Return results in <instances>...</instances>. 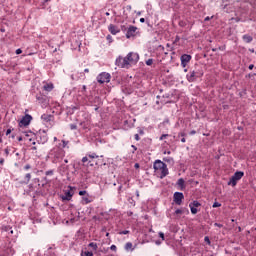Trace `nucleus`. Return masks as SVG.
<instances>
[{"instance_id": "nucleus-24", "label": "nucleus", "mask_w": 256, "mask_h": 256, "mask_svg": "<svg viewBox=\"0 0 256 256\" xmlns=\"http://www.w3.org/2000/svg\"><path fill=\"white\" fill-rule=\"evenodd\" d=\"M88 157L89 159H97L99 156H97V154H89Z\"/></svg>"}, {"instance_id": "nucleus-8", "label": "nucleus", "mask_w": 256, "mask_h": 256, "mask_svg": "<svg viewBox=\"0 0 256 256\" xmlns=\"http://www.w3.org/2000/svg\"><path fill=\"white\" fill-rule=\"evenodd\" d=\"M183 199H185V196L183 195V193L181 192L174 193V203H176V205H181V203H183Z\"/></svg>"}, {"instance_id": "nucleus-11", "label": "nucleus", "mask_w": 256, "mask_h": 256, "mask_svg": "<svg viewBox=\"0 0 256 256\" xmlns=\"http://www.w3.org/2000/svg\"><path fill=\"white\" fill-rule=\"evenodd\" d=\"M136 31H137V27H135V26H130V27L128 28L127 33H126L127 39H131V37H135Z\"/></svg>"}, {"instance_id": "nucleus-28", "label": "nucleus", "mask_w": 256, "mask_h": 256, "mask_svg": "<svg viewBox=\"0 0 256 256\" xmlns=\"http://www.w3.org/2000/svg\"><path fill=\"white\" fill-rule=\"evenodd\" d=\"M159 237L162 239V241H165V234L163 232H159Z\"/></svg>"}, {"instance_id": "nucleus-46", "label": "nucleus", "mask_w": 256, "mask_h": 256, "mask_svg": "<svg viewBox=\"0 0 256 256\" xmlns=\"http://www.w3.org/2000/svg\"><path fill=\"white\" fill-rule=\"evenodd\" d=\"M179 137H185V133H180Z\"/></svg>"}, {"instance_id": "nucleus-35", "label": "nucleus", "mask_w": 256, "mask_h": 256, "mask_svg": "<svg viewBox=\"0 0 256 256\" xmlns=\"http://www.w3.org/2000/svg\"><path fill=\"white\" fill-rule=\"evenodd\" d=\"M67 143H68L67 141L63 140L62 141V147H64V148L67 147Z\"/></svg>"}, {"instance_id": "nucleus-54", "label": "nucleus", "mask_w": 256, "mask_h": 256, "mask_svg": "<svg viewBox=\"0 0 256 256\" xmlns=\"http://www.w3.org/2000/svg\"><path fill=\"white\" fill-rule=\"evenodd\" d=\"M249 69H253V65H250V66H249Z\"/></svg>"}, {"instance_id": "nucleus-22", "label": "nucleus", "mask_w": 256, "mask_h": 256, "mask_svg": "<svg viewBox=\"0 0 256 256\" xmlns=\"http://www.w3.org/2000/svg\"><path fill=\"white\" fill-rule=\"evenodd\" d=\"M189 205H192V207H201V203L197 202V201H193L192 203H190Z\"/></svg>"}, {"instance_id": "nucleus-21", "label": "nucleus", "mask_w": 256, "mask_h": 256, "mask_svg": "<svg viewBox=\"0 0 256 256\" xmlns=\"http://www.w3.org/2000/svg\"><path fill=\"white\" fill-rule=\"evenodd\" d=\"M81 256H93V252L82 251Z\"/></svg>"}, {"instance_id": "nucleus-45", "label": "nucleus", "mask_w": 256, "mask_h": 256, "mask_svg": "<svg viewBox=\"0 0 256 256\" xmlns=\"http://www.w3.org/2000/svg\"><path fill=\"white\" fill-rule=\"evenodd\" d=\"M195 133H197L195 130H192L191 132H190V135H195Z\"/></svg>"}, {"instance_id": "nucleus-47", "label": "nucleus", "mask_w": 256, "mask_h": 256, "mask_svg": "<svg viewBox=\"0 0 256 256\" xmlns=\"http://www.w3.org/2000/svg\"><path fill=\"white\" fill-rule=\"evenodd\" d=\"M71 129H77V126L71 125Z\"/></svg>"}, {"instance_id": "nucleus-64", "label": "nucleus", "mask_w": 256, "mask_h": 256, "mask_svg": "<svg viewBox=\"0 0 256 256\" xmlns=\"http://www.w3.org/2000/svg\"><path fill=\"white\" fill-rule=\"evenodd\" d=\"M33 149H37L36 147H33Z\"/></svg>"}, {"instance_id": "nucleus-59", "label": "nucleus", "mask_w": 256, "mask_h": 256, "mask_svg": "<svg viewBox=\"0 0 256 256\" xmlns=\"http://www.w3.org/2000/svg\"><path fill=\"white\" fill-rule=\"evenodd\" d=\"M215 225L219 227V224L216 223Z\"/></svg>"}, {"instance_id": "nucleus-60", "label": "nucleus", "mask_w": 256, "mask_h": 256, "mask_svg": "<svg viewBox=\"0 0 256 256\" xmlns=\"http://www.w3.org/2000/svg\"><path fill=\"white\" fill-rule=\"evenodd\" d=\"M57 52V49L54 50V53Z\"/></svg>"}, {"instance_id": "nucleus-49", "label": "nucleus", "mask_w": 256, "mask_h": 256, "mask_svg": "<svg viewBox=\"0 0 256 256\" xmlns=\"http://www.w3.org/2000/svg\"><path fill=\"white\" fill-rule=\"evenodd\" d=\"M6 155H9V150L5 149Z\"/></svg>"}, {"instance_id": "nucleus-16", "label": "nucleus", "mask_w": 256, "mask_h": 256, "mask_svg": "<svg viewBox=\"0 0 256 256\" xmlns=\"http://www.w3.org/2000/svg\"><path fill=\"white\" fill-rule=\"evenodd\" d=\"M125 251H134L135 248H133V243L127 242L124 246Z\"/></svg>"}, {"instance_id": "nucleus-27", "label": "nucleus", "mask_w": 256, "mask_h": 256, "mask_svg": "<svg viewBox=\"0 0 256 256\" xmlns=\"http://www.w3.org/2000/svg\"><path fill=\"white\" fill-rule=\"evenodd\" d=\"M212 207H214V208L221 207V203H219V202H214L213 205H212Z\"/></svg>"}, {"instance_id": "nucleus-31", "label": "nucleus", "mask_w": 256, "mask_h": 256, "mask_svg": "<svg viewBox=\"0 0 256 256\" xmlns=\"http://www.w3.org/2000/svg\"><path fill=\"white\" fill-rule=\"evenodd\" d=\"M87 161H89V157L85 156V157L82 158L83 163H87Z\"/></svg>"}, {"instance_id": "nucleus-30", "label": "nucleus", "mask_w": 256, "mask_h": 256, "mask_svg": "<svg viewBox=\"0 0 256 256\" xmlns=\"http://www.w3.org/2000/svg\"><path fill=\"white\" fill-rule=\"evenodd\" d=\"M120 235H129V230H124L120 232Z\"/></svg>"}, {"instance_id": "nucleus-17", "label": "nucleus", "mask_w": 256, "mask_h": 256, "mask_svg": "<svg viewBox=\"0 0 256 256\" xmlns=\"http://www.w3.org/2000/svg\"><path fill=\"white\" fill-rule=\"evenodd\" d=\"M43 89H44V91H53V84H45L44 86H43Z\"/></svg>"}, {"instance_id": "nucleus-50", "label": "nucleus", "mask_w": 256, "mask_h": 256, "mask_svg": "<svg viewBox=\"0 0 256 256\" xmlns=\"http://www.w3.org/2000/svg\"><path fill=\"white\" fill-rule=\"evenodd\" d=\"M181 141H182V143H185L186 140H185V138H182Z\"/></svg>"}, {"instance_id": "nucleus-41", "label": "nucleus", "mask_w": 256, "mask_h": 256, "mask_svg": "<svg viewBox=\"0 0 256 256\" xmlns=\"http://www.w3.org/2000/svg\"><path fill=\"white\" fill-rule=\"evenodd\" d=\"M139 139H140V138H139V134H135V140H136V141H139Z\"/></svg>"}, {"instance_id": "nucleus-23", "label": "nucleus", "mask_w": 256, "mask_h": 256, "mask_svg": "<svg viewBox=\"0 0 256 256\" xmlns=\"http://www.w3.org/2000/svg\"><path fill=\"white\" fill-rule=\"evenodd\" d=\"M25 179H26V183H29V181H31V174H26L25 176Z\"/></svg>"}, {"instance_id": "nucleus-56", "label": "nucleus", "mask_w": 256, "mask_h": 256, "mask_svg": "<svg viewBox=\"0 0 256 256\" xmlns=\"http://www.w3.org/2000/svg\"><path fill=\"white\" fill-rule=\"evenodd\" d=\"M137 15H141V12H137Z\"/></svg>"}, {"instance_id": "nucleus-34", "label": "nucleus", "mask_w": 256, "mask_h": 256, "mask_svg": "<svg viewBox=\"0 0 256 256\" xmlns=\"http://www.w3.org/2000/svg\"><path fill=\"white\" fill-rule=\"evenodd\" d=\"M21 53H23V50H21V49L16 50V55H21Z\"/></svg>"}, {"instance_id": "nucleus-52", "label": "nucleus", "mask_w": 256, "mask_h": 256, "mask_svg": "<svg viewBox=\"0 0 256 256\" xmlns=\"http://www.w3.org/2000/svg\"><path fill=\"white\" fill-rule=\"evenodd\" d=\"M209 19H211V18H209V17H206V18H205V21H209Z\"/></svg>"}, {"instance_id": "nucleus-62", "label": "nucleus", "mask_w": 256, "mask_h": 256, "mask_svg": "<svg viewBox=\"0 0 256 256\" xmlns=\"http://www.w3.org/2000/svg\"><path fill=\"white\" fill-rule=\"evenodd\" d=\"M32 145H35V142H33Z\"/></svg>"}, {"instance_id": "nucleus-14", "label": "nucleus", "mask_w": 256, "mask_h": 256, "mask_svg": "<svg viewBox=\"0 0 256 256\" xmlns=\"http://www.w3.org/2000/svg\"><path fill=\"white\" fill-rule=\"evenodd\" d=\"M93 199H91V196L86 195L82 197V203L83 205H89V203H92Z\"/></svg>"}, {"instance_id": "nucleus-39", "label": "nucleus", "mask_w": 256, "mask_h": 256, "mask_svg": "<svg viewBox=\"0 0 256 256\" xmlns=\"http://www.w3.org/2000/svg\"><path fill=\"white\" fill-rule=\"evenodd\" d=\"M5 163V159L1 158L0 159V165H3Z\"/></svg>"}, {"instance_id": "nucleus-61", "label": "nucleus", "mask_w": 256, "mask_h": 256, "mask_svg": "<svg viewBox=\"0 0 256 256\" xmlns=\"http://www.w3.org/2000/svg\"><path fill=\"white\" fill-rule=\"evenodd\" d=\"M29 141H32V139H31V138H29Z\"/></svg>"}, {"instance_id": "nucleus-53", "label": "nucleus", "mask_w": 256, "mask_h": 256, "mask_svg": "<svg viewBox=\"0 0 256 256\" xmlns=\"http://www.w3.org/2000/svg\"><path fill=\"white\" fill-rule=\"evenodd\" d=\"M64 163H69V160H67V159H66V160H64Z\"/></svg>"}, {"instance_id": "nucleus-37", "label": "nucleus", "mask_w": 256, "mask_h": 256, "mask_svg": "<svg viewBox=\"0 0 256 256\" xmlns=\"http://www.w3.org/2000/svg\"><path fill=\"white\" fill-rule=\"evenodd\" d=\"M167 137V134H164L160 137V141H163V139H165Z\"/></svg>"}, {"instance_id": "nucleus-9", "label": "nucleus", "mask_w": 256, "mask_h": 256, "mask_svg": "<svg viewBox=\"0 0 256 256\" xmlns=\"http://www.w3.org/2000/svg\"><path fill=\"white\" fill-rule=\"evenodd\" d=\"M69 190H66L64 195L62 196L63 201H71L73 197V187L69 186Z\"/></svg>"}, {"instance_id": "nucleus-36", "label": "nucleus", "mask_w": 256, "mask_h": 256, "mask_svg": "<svg viewBox=\"0 0 256 256\" xmlns=\"http://www.w3.org/2000/svg\"><path fill=\"white\" fill-rule=\"evenodd\" d=\"M24 169H25L26 171L29 170V169H31V165L27 164V165L24 167Z\"/></svg>"}, {"instance_id": "nucleus-7", "label": "nucleus", "mask_w": 256, "mask_h": 256, "mask_svg": "<svg viewBox=\"0 0 256 256\" xmlns=\"http://www.w3.org/2000/svg\"><path fill=\"white\" fill-rule=\"evenodd\" d=\"M33 117L31 115L26 114L20 121H19V127H27L29 126V123H31V120Z\"/></svg>"}, {"instance_id": "nucleus-25", "label": "nucleus", "mask_w": 256, "mask_h": 256, "mask_svg": "<svg viewBox=\"0 0 256 256\" xmlns=\"http://www.w3.org/2000/svg\"><path fill=\"white\" fill-rule=\"evenodd\" d=\"M204 241H205V243H207L208 245H211V240H209V236H206V237L204 238Z\"/></svg>"}, {"instance_id": "nucleus-15", "label": "nucleus", "mask_w": 256, "mask_h": 256, "mask_svg": "<svg viewBox=\"0 0 256 256\" xmlns=\"http://www.w3.org/2000/svg\"><path fill=\"white\" fill-rule=\"evenodd\" d=\"M177 185L180 187L181 191H183V189H185V180L183 178L178 179Z\"/></svg>"}, {"instance_id": "nucleus-4", "label": "nucleus", "mask_w": 256, "mask_h": 256, "mask_svg": "<svg viewBox=\"0 0 256 256\" xmlns=\"http://www.w3.org/2000/svg\"><path fill=\"white\" fill-rule=\"evenodd\" d=\"M245 174L242 171L236 172L228 181V185H231V187H235L241 179H243V176Z\"/></svg>"}, {"instance_id": "nucleus-38", "label": "nucleus", "mask_w": 256, "mask_h": 256, "mask_svg": "<svg viewBox=\"0 0 256 256\" xmlns=\"http://www.w3.org/2000/svg\"><path fill=\"white\" fill-rule=\"evenodd\" d=\"M11 128H9L7 131H6V135H11Z\"/></svg>"}, {"instance_id": "nucleus-12", "label": "nucleus", "mask_w": 256, "mask_h": 256, "mask_svg": "<svg viewBox=\"0 0 256 256\" xmlns=\"http://www.w3.org/2000/svg\"><path fill=\"white\" fill-rule=\"evenodd\" d=\"M43 123H49V125H53V117L49 114H43L41 116Z\"/></svg>"}, {"instance_id": "nucleus-10", "label": "nucleus", "mask_w": 256, "mask_h": 256, "mask_svg": "<svg viewBox=\"0 0 256 256\" xmlns=\"http://www.w3.org/2000/svg\"><path fill=\"white\" fill-rule=\"evenodd\" d=\"M191 61V55L189 54H184L181 56V65L182 67H187V63Z\"/></svg>"}, {"instance_id": "nucleus-20", "label": "nucleus", "mask_w": 256, "mask_h": 256, "mask_svg": "<svg viewBox=\"0 0 256 256\" xmlns=\"http://www.w3.org/2000/svg\"><path fill=\"white\" fill-rule=\"evenodd\" d=\"M88 246L91 247L93 251H97L98 249L97 243L95 242L90 243Z\"/></svg>"}, {"instance_id": "nucleus-32", "label": "nucleus", "mask_w": 256, "mask_h": 256, "mask_svg": "<svg viewBox=\"0 0 256 256\" xmlns=\"http://www.w3.org/2000/svg\"><path fill=\"white\" fill-rule=\"evenodd\" d=\"M175 213H176V215H181V213H183V210L177 209V210L175 211Z\"/></svg>"}, {"instance_id": "nucleus-58", "label": "nucleus", "mask_w": 256, "mask_h": 256, "mask_svg": "<svg viewBox=\"0 0 256 256\" xmlns=\"http://www.w3.org/2000/svg\"><path fill=\"white\" fill-rule=\"evenodd\" d=\"M168 155H171V152H167Z\"/></svg>"}, {"instance_id": "nucleus-42", "label": "nucleus", "mask_w": 256, "mask_h": 256, "mask_svg": "<svg viewBox=\"0 0 256 256\" xmlns=\"http://www.w3.org/2000/svg\"><path fill=\"white\" fill-rule=\"evenodd\" d=\"M107 40L111 43V41H112V40H111V35H108V36H107Z\"/></svg>"}, {"instance_id": "nucleus-29", "label": "nucleus", "mask_w": 256, "mask_h": 256, "mask_svg": "<svg viewBox=\"0 0 256 256\" xmlns=\"http://www.w3.org/2000/svg\"><path fill=\"white\" fill-rule=\"evenodd\" d=\"M79 195L83 197L84 195H87V191L85 190L79 191Z\"/></svg>"}, {"instance_id": "nucleus-6", "label": "nucleus", "mask_w": 256, "mask_h": 256, "mask_svg": "<svg viewBox=\"0 0 256 256\" xmlns=\"http://www.w3.org/2000/svg\"><path fill=\"white\" fill-rule=\"evenodd\" d=\"M97 81L98 83H101V84L109 83V81H111V74L107 72H102L97 76Z\"/></svg>"}, {"instance_id": "nucleus-13", "label": "nucleus", "mask_w": 256, "mask_h": 256, "mask_svg": "<svg viewBox=\"0 0 256 256\" xmlns=\"http://www.w3.org/2000/svg\"><path fill=\"white\" fill-rule=\"evenodd\" d=\"M108 29H109V31H110V33H111L112 35H117V33H119V31H121V30L119 29V27H117V26H115V25H113V24H110L109 27H108Z\"/></svg>"}, {"instance_id": "nucleus-2", "label": "nucleus", "mask_w": 256, "mask_h": 256, "mask_svg": "<svg viewBox=\"0 0 256 256\" xmlns=\"http://www.w3.org/2000/svg\"><path fill=\"white\" fill-rule=\"evenodd\" d=\"M48 157L52 160L53 163H61L65 157V150L59 147H54L48 153Z\"/></svg>"}, {"instance_id": "nucleus-19", "label": "nucleus", "mask_w": 256, "mask_h": 256, "mask_svg": "<svg viewBox=\"0 0 256 256\" xmlns=\"http://www.w3.org/2000/svg\"><path fill=\"white\" fill-rule=\"evenodd\" d=\"M189 207H190V211H191L192 215H197V212H198L197 207L190 205V204H189Z\"/></svg>"}, {"instance_id": "nucleus-18", "label": "nucleus", "mask_w": 256, "mask_h": 256, "mask_svg": "<svg viewBox=\"0 0 256 256\" xmlns=\"http://www.w3.org/2000/svg\"><path fill=\"white\" fill-rule=\"evenodd\" d=\"M243 41H245V43H251V41H253V37H251L249 35H244Z\"/></svg>"}, {"instance_id": "nucleus-33", "label": "nucleus", "mask_w": 256, "mask_h": 256, "mask_svg": "<svg viewBox=\"0 0 256 256\" xmlns=\"http://www.w3.org/2000/svg\"><path fill=\"white\" fill-rule=\"evenodd\" d=\"M110 249H111V251H117V246L111 245Z\"/></svg>"}, {"instance_id": "nucleus-40", "label": "nucleus", "mask_w": 256, "mask_h": 256, "mask_svg": "<svg viewBox=\"0 0 256 256\" xmlns=\"http://www.w3.org/2000/svg\"><path fill=\"white\" fill-rule=\"evenodd\" d=\"M42 143H47V136H44Z\"/></svg>"}, {"instance_id": "nucleus-43", "label": "nucleus", "mask_w": 256, "mask_h": 256, "mask_svg": "<svg viewBox=\"0 0 256 256\" xmlns=\"http://www.w3.org/2000/svg\"><path fill=\"white\" fill-rule=\"evenodd\" d=\"M134 167H135V169H139V163H136V164L134 165Z\"/></svg>"}, {"instance_id": "nucleus-48", "label": "nucleus", "mask_w": 256, "mask_h": 256, "mask_svg": "<svg viewBox=\"0 0 256 256\" xmlns=\"http://www.w3.org/2000/svg\"><path fill=\"white\" fill-rule=\"evenodd\" d=\"M18 141H23V137H18Z\"/></svg>"}, {"instance_id": "nucleus-55", "label": "nucleus", "mask_w": 256, "mask_h": 256, "mask_svg": "<svg viewBox=\"0 0 256 256\" xmlns=\"http://www.w3.org/2000/svg\"><path fill=\"white\" fill-rule=\"evenodd\" d=\"M106 15H107V17H109V15H110L109 12H106Z\"/></svg>"}, {"instance_id": "nucleus-5", "label": "nucleus", "mask_w": 256, "mask_h": 256, "mask_svg": "<svg viewBox=\"0 0 256 256\" xmlns=\"http://www.w3.org/2000/svg\"><path fill=\"white\" fill-rule=\"evenodd\" d=\"M187 80L189 83H193L194 81H197V79H200V77H203L202 71H191L187 74Z\"/></svg>"}, {"instance_id": "nucleus-57", "label": "nucleus", "mask_w": 256, "mask_h": 256, "mask_svg": "<svg viewBox=\"0 0 256 256\" xmlns=\"http://www.w3.org/2000/svg\"><path fill=\"white\" fill-rule=\"evenodd\" d=\"M54 141H57V137H54Z\"/></svg>"}, {"instance_id": "nucleus-1", "label": "nucleus", "mask_w": 256, "mask_h": 256, "mask_svg": "<svg viewBox=\"0 0 256 256\" xmlns=\"http://www.w3.org/2000/svg\"><path fill=\"white\" fill-rule=\"evenodd\" d=\"M139 61V54L135 52H130L126 57H118L116 59V65L118 67H122V69H125L126 67H129V65H135Z\"/></svg>"}, {"instance_id": "nucleus-26", "label": "nucleus", "mask_w": 256, "mask_h": 256, "mask_svg": "<svg viewBox=\"0 0 256 256\" xmlns=\"http://www.w3.org/2000/svg\"><path fill=\"white\" fill-rule=\"evenodd\" d=\"M146 65H148V66L153 65V59H148V60L146 61Z\"/></svg>"}, {"instance_id": "nucleus-44", "label": "nucleus", "mask_w": 256, "mask_h": 256, "mask_svg": "<svg viewBox=\"0 0 256 256\" xmlns=\"http://www.w3.org/2000/svg\"><path fill=\"white\" fill-rule=\"evenodd\" d=\"M140 23H145V18H140Z\"/></svg>"}, {"instance_id": "nucleus-51", "label": "nucleus", "mask_w": 256, "mask_h": 256, "mask_svg": "<svg viewBox=\"0 0 256 256\" xmlns=\"http://www.w3.org/2000/svg\"><path fill=\"white\" fill-rule=\"evenodd\" d=\"M84 71H85V73H89V69H87V68Z\"/></svg>"}, {"instance_id": "nucleus-63", "label": "nucleus", "mask_w": 256, "mask_h": 256, "mask_svg": "<svg viewBox=\"0 0 256 256\" xmlns=\"http://www.w3.org/2000/svg\"><path fill=\"white\" fill-rule=\"evenodd\" d=\"M132 147H133V149H135V146L132 145Z\"/></svg>"}, {"instance_id": "nucleus-3", "label": "nucleus", "mask_w": 256, "mask_h": 256, "mask_svg": "<svg viewBox=\"0 0 256 256\" xmlns=\"http://www.w3.org/2000/svg\"><path fill=\"white\" fill-rule=\"evenodd\" d=\"M154 170L156 175H160V179H163V177H167V175H169V169H167V164H165L161 160H156L154 162Z\"/></svg>"}]
</instances>
